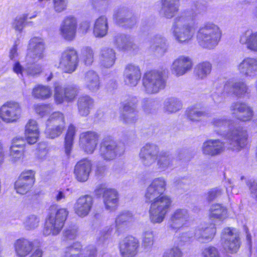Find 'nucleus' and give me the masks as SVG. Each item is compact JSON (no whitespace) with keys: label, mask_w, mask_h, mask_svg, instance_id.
<instances>
[{"label":"nucleus","mask_w":257,"mask_h":257,"mask_svg":"<svg viewBox=\"0 0 257 257\" xmlns=\"http://www.w3.org/2000/svg\"><path fill=\"white\" fill-rule=\"evenodd\" d=\"M166 186L165 178L157 177L151 181L145 191V201L150 203L149 218L153 223L162 222L171 207L172 198L164 194Z\"/></svg>","instance_id":"1"},{"label":"nucleus","mask_w":257,"mask_h":257,"mask_svg":"<svg viewBox=\"0 0 257 257\" xmlns=\"http://www.w3.org/2000/svg\"><path fill=\"white\" fill-rule=\"evenodd\" d=\"M206 10L205 6L196 2L190 9L184 10L174 19L171 31L177 42L187 43L192 39L195 32L192 22L198 14L205 12Z\"/></svg>","instance_id":"2"},{"label":"nucleus","mask_w":257,"mask_h":257,"mask_svg":"<svg viewBox=\"0 0 257 257\" xmlns=\"http://www.w3.org/2000/svg\"><path fill=\"white\" fill-rule=\"evenodd\" d=\"M230 120L225 116H216L213 117L210 123L215 129H218L220 132L218 133L220 135H223V133L227 127L229 128V132L227 135L228 142L232 146L231 148L234 150H239L244 147L247 139V132L242 127H234L230 126Z\"/></svg>","instance_id":"3"},{"label":"nucleus","mask_w":257,"mask_h":257,"mask_svg":"<svg viewBox=\"0 0 257 257\" xmlns=\"http://www.w3.org/2000/svg\"><path fill=\"white\" fill-rule=\"evenodd\" d=\"M221 37V31L219 27L212 23H207L200 27L197 34L199 45L208 49L215 47Z\"/></svg>","instance_id":"4"},{"label":"nucleus","mask_w":257,"mask_h":257,"mask_svg":"<svg viewBox=\"0 0 257 257\" xmlns=\"http://www.w3.org/2000/svg\"><path fill=\"white\" fill-rule=\"evenodd\" d=\"M68 214V211L65 208H60L50 212L46 220L43 234L45 236L58 234L64 226Z\"/></svg>","instance_id":"5"},{"label":"nucleus","mask_w":257,"mask_h":257,"mask_svg":"<svg viewBox=\"0 0 257 257\" xmlns=\"http://www.w3.org/2000/svg\"><path fill=\"white\" fill-rule=\"evenodd\" d=\"M216 233V228L214 224H203L197 226L194 231H189L183 232L176 236L175 241L178 240L182 242L189 241L191 238L194 237L199 241L211 240Z\"/></svg>","instance_id":"6"},{"label":"nucleus","mask_w":257,"mask_h":257,"mask_svg":"<svg viewBox=\"0 0 257 257\" xmlns=\"http://www.w3.org/2000/svg\"><path fill=\"white\" fill-rule=\"evenodd\" d=\"M144 91L148 94H155L163 89L166 81L162 71H150L146 72L143 78Z\"/></svg>","instance_id":"7"},{"label":"nucleus","mask_w":257,"mask_h":257,"mask_svg":"<svg viewBox=\"0 0 257 257\" xmlns=\"http://www.w3.org/2000/svg\"><path fill=\"white\" fill-rule=\"evenodd\" d=\"M124 144L110 137L105 138L100 145L99 155L105 161H111L120 157L124 152Z\"/></svg>","instance_id":"8"},{"label":"nucleus","mask_w":257,"mask_h":257,"mask_svg":"<svg viewBox=\"0 0 257 257\" xmlns=\"http://www.w3.org/2000/svg\"><path fill=\"white\" fill-rule=\"evenodd\" d=\"M133 220V215L128 211H124L118 214L115 218V224L106 226L101 231L100 239L103 240L110 235L115 228V232L119 234L127 228L129 223Z\"/></svg>","instance_id":"9"},{"label":"nucleus","mask_w":257,"mask_h":257,"mask_svg":"<svg viewBox=\"0 0 257 257\" xmlns=\"http://www.w3.org/2000/svg\"><path fill=\"white\" fill-rule=\"evenodd\" d=\"M21 114V106L17 101H7L0 107V118L5 123H14L18 122Z\"/></svg>","instance_id":"10"},{"label":"nucleus","mask_w":257,"mask_h":257,"mask_svg":"<svg viewBox=\"0 0 257 257\" xmlns=\"http://www.w3.org/2000/svg\"><path fill=\"white\" fill-rule=\"evenodd\" d=\"M46 55V45L44 40L39 37H34L29 41L27 47L26 61L36 63L43 59Z\"/></svg>","instance_id":"11"},{"label":"nucleus","mask_w":257,"mask_h":257,"mask_svg":"<svg viewBox=\"0 0 257 257\" xmlns=\"http://www.w3.org/2000/svg\"><path fill=\"white\" fill-rule=\"evenodd\" d=\"M46 134L50 139H54L60 136L65 127L64 116L60 112L52 113L46 122Z\"/></svg>","instance_id":"12"},{"label":"nucleus","mask_w":257,"mask_h":257,"mask_svg":"<svg viewBox=\"0 0 257 257\" xmlns=\"http://www.w3.org/2000/svg\"><path fill=\"white\" fill-rule=\"evenodd\" d=\"M94 194L97 197L102 196L105 208L109 211L116 209L119 202L118 193L116 190L106 188L104 185L100 184L96 186Z\"/></svg>","instance_id":"13"},{"label":"nucleus","mask_w":257,"mask_h":257,"mask_svg":"<svg viewBox=\"0 0 257 257\" xmlns=\"http://www.w3.org/2000/svg\"><path fill=\"white\" fill-rule=\"evenodd\" d=\"M78 65L76 50L73 48H68L62 53L57 67L64 73H72L76 70Z\"/></svg>","instance_id":"14"},{"label":"nucleus","mask_w":257,"mask_h":257,"mask_svg":"<svg viewBox=\"0 0 257 257\" xmlns=\"http://www.w3.org/2000/svg\"><path fill=\"white\" fill-rule=\"evenodd\" d=\"M137 97L127 95L123 97L121 102L122 112L121 115V120L126 124L133 123L138 118Z\"/></svg>","instance_id":"15"},{"label":"nucleus","mask_w":257,"mask_h":257,"mask_svg":"<svg viewBox=\"0 0 257 257\" xmlns=\"http://www.w3.org/2000/svg\"><path fill=\"white\" fill-rule=\"evenodd\" d=\"M221 240L224 249L229 252H236L240 247L239 233L234 228H224L221 233Z\"/></svg>","instance_id":"16"},{"label":"nucleus","mask_w":257,"mask_h":257,"mask_svg":"<svg viewBox=\"0 0 257 257\" xmlns=\"http://www.w3.org/2000/svg\"><path fill=\"white\" fill-rule=\"evenodd\" d=\"M78 92V88L75 85H68L64 87L57 86L55 88V100L57 104H61L65 101H72Z\"/></svg>","instance_id":"17"},{"label":"nucleus","mask_w":257,"mask_h":257,"mask_svg":"<svg viewBox=\"0 0 257 257\" xmlns=\"http://www.w3.org/2000/svg\"><path fill=\"white\" fill-rule=\"evenodd\" d=\"M190 219V214L187 209L178 208L170 215L168 227L171 230H178L185 225Z\"/></svg>","instance_id":"18"},{"label":"nucleus","mask_w":257,"mask_h":257,"mask_svg":"<svg viewBox=\"0 0 257 257\" xmlns=\"http://www.w3.org/2000/svg\"><path fill=\"white\" fill-rule=\"evenodd\" d=\"M159 154V148L156 145L147 143L141 149L139 158L144 166L149 167L155 163Z\"/></svg>","instance_id":"19"},{"label":"nucleus","mask_w":257,"mask_h":257,"mask_svg":"<svg viewBox=\"0 0 257 257\" xmlns=\"http://www.w3.org/2000/svg\"><path fill=\"white\" fill-rule=\"evenodd\" d=\"M77 21L72 16L66 17L62 22L60 28V34L67 41H72L75 37Z\"/></svg>","instance_id":"20"},{"label":"nucleus","mask_w":257,"mask_h":257,"mask_svg":"<svg viewBox=\"0 0 257 257\" xmlns=\"http://www.w3.org/2000/svg\"><path fill=\"white\" fill-rule=\"evenodd\" d=\"M239 73L245 78H253L257 74V58L245 57L237 66Z\"/></svg>","instance_id":"21"},{"label":"nucleus","mask_w":257,"mask_h":257,"mask_svg":"<svg viewBox=\"0 0 257 257\" xmlns=\"http://www.w3.org/2000/svg\"><path fill=\"white\" fill-rule=\"evenodd\" d=\"M140 242L133 236L125 237L120 243L119 250L122 257H134L138 253Z\"/></svg>","instance_id":"22"},{"label":"nucleus","mask_w":257,"mask_h":257,"mask_svg":"<svg viewBox=\"0 0 257 257\" xmlns=\"http://www.w3.org/2000/svg\"><path fill=\"white\" fill-rule=\"evenodd\" d=\"M230 110L232 115L243 121L250 120L253 116L251 108L246 103L240 101L232 103Z\"/></svg>","instance_id":"23"},{"label":"nucleus","mask_w":257,"mask_h":257,"mask_svg":"<svg viewBox=\"0 0 257 257\" xmlns=\"http://www.w3.org/2000/svg\"><path fill=\"white\" fill-rule=\"evenodd\" d=\"M93 204V199L89 195L80 196L74 205L75 213L80 217L87 216L90 213Z\"/></svg>","instance_id":"24"},{"label":"nucleus","mask_w":257,"mask_h":257,"mask_svg":"<svg viewBox=\"0 0 257 257\" xmlns=\"http://www.w3.org/2000/svg\"><path fill=\"white\" fill-rule=\"evenodd\" d=\"M225 150V144L219 139H209L202 146L203 154L209 157H214L221 154Z\"/></svg>","instance_id":"25"},{"label":"nucleus","mask_w":257,"mask_h":257,"mask_svg":"<svg viewBox=\"0 0 257 257\" xmlns=\"http://www.w3.org/2000/svg\"><path fill=\"white\" fill-rule=\"evenodd\" d=\"M113 42L117 48L120 50L136 53L139 49L137 45L134 43L133 38L129 35L116 34L113 37Z\"/></svg>","instance_id":"26"},{"label":"nucleus","mask_w":257,"mask_h":257,"mask_svg":"<svg viewBox=\"0 0 257 257\" xmlns=\"http://www.w3.org/2000/svg\"><path fill=\"white\" fill-rule=\"evenodd\" d=\"M141 78V72L138 66L130 64L126 66L123 72V82L132 87L137 85Z\"/></svg>","instance_id":"27"},{"label":"nucleus","mask_w":257,"mask_h":257,"mask_svg":"<svg viewBox=\"0 0 257 257\" xmlns=\"http://www.w3.org/2000/svg\"><path fill=\"white\" fill-rule=\"evenodd\" d=\"M97 140L98 136L94 132L88 131L80 135V145L87 154L93 153L97 144Z\"/></svg>","instance_id":"28"},{"label":"nucleus","mask_w":257,"mask_h":257,"mask_svg":"<svg viewBox=\"0 0 257 257\" xmlns=\"http://www.w3.org/2000/svg\"><path fill=\"white\" fill-rule=\"evenodd\" d=\"M192 66V59L188 56L182 55L174 61L171 66V70L173 74L180 76L190 71Z\"/></svg>","instance_id":"29"},{"label":"nucleus","mask_w":257,"mask_h":257,"mask_svg":"<svg viewBox=\"0 0 257 257\" xmlns=\"http://www.w3.org/2000/svg\"><path fill=\"white\" fill-rule=\"evenodd\" d=\"M117 24L126 28L133 27L137 22L135 17L132 15L129 10L125 8L118 9L113 15Z\"/></svg>","instance_id":"30"},{"label":"nucleus","mask_w":257,"mask_h":257,"mask_svg":"<svg viewBox=\"0 0 257 257\" xmlns=\"http://www.w3.org/2000/svg\"><path fill=\"white\" fill-rule=\"evenodd\" d=\"M92 164L90 160L83 159L75 165L74 174L77 181L81 182L86 181L91 171Z\"/></svg>","instance_id":"31"},{"label":"nucleus","mask_w":257,"mask_h":257,"mask_svg":"<svg viewBox=\"0 0 257 257\" xmlns=\"http://www.w3.org/2000/svg\"><path fill=\"white\" fill-rule=\"evenodd\" d=\"M239 42L248 50L257 53V31L252 30L245 31L240 34Z\"/></svg>","instance_id":"32"},{"label":"nucleus","mask_w":257,"mask_h":257,"mask_svg":"<svg viewBox=\"0 0 257 257\" xmlns=\"http://www.w3.org/2000/svg\"><path fill=\"white\" fill-rule=\"evenodd\" d=\"M84 87L91 92H97L101 87V81L98 75L93 70L87 71L83 77Z\"/></svg>","instance_id":"33"},{"label":"nucleus","mask_w":257,"mask_h":257,"mask_svg":"<svg viewBox=\"0 0 257 257\" xmlns=\"http://www.w3.org/2000/svg\"><path fill=\"white\" fill-rule=\"evenodd\" d=\"M14 245L16 254L18 257H26L32 252L34 245L33 241L22 238L16 240Z\"/></svg>","instance_id":"34"},{"label":"nucleus","mask_w":257,"mask_h":257,"mask_svg":"<svg viewBox=\"0 0 257 257\" xmlns=\"http://www.w3.org/2000/svg\"><path fill=\"white\" fill-rule=\"evenodd\" d=\"M180 0H162L161 14L167 18H173L179 9Z\"/></svg>","instance_id":"35"},{"label":"nucleus","mask_w":257,"mask_h":257,"mask_svg":"<svg viewBox=\"0 0 257 257\" xmlns=\"http://www.w3.org/2000/svg\"><path fill=\"white\" fill-rule=\"evenodd\" d=\"M25 139L30 144L37 142L39 136L38 124L36 120L30 119L27 123L25 132Z\"/></svg>","instance_id":"36"},{"label":"nucleus","mask_w":257,"mask_h":257,"mask_svg":"<svg viewBox=\"0 0 257 257\" xmlns=\"http://www.w3.org/2000/svg\"><path fill=\"white\" fill-rule=\"evenodd\" d=\"M94 104V100L90 96L85 95L80 96L77 101L79 114L82 116H86L90 113Z\"/></svg>","instance_id":"37"},{"label":"nucleus","mask_w":257,"mask_h":257,"mask_svg":"<svg viewBox=\"0 0 257 257\" xmlns=\"http://www.w3.org/2000/svg\"><path fill=\"white\" fill-rule=\"evenodd\" d=\"M108 22L107 18L102 16L98 18L93 25V34L96 37H103L108 31Z\"/></svg>","instance_id":"38"},{"label":"nucleus","mask_w":257,"mask_h":257,"mask_svg":"<svg viewBox=\"0 0 257 257\" xmlns=\"http://www.w3.org/2000/svg\"><path fill=\"white\" fill-rule=\"evenodd\" d=\"M156 160L157 168L160 171H165L173 166V158L168 152L162 151Z\"/></svg>","instance_id":"39"},{"label":"nucleus","mask_w":257,"mask_h":257,"mask_svg":"<svg viewBox=\"0 0 257 257\" xmlns=\"http://www.w3.org/2000/svg\"><path fill=\"white\" fill-rule=\"evenodd\" d=\"M115 53L112 48L105 47L102 48L100 53V63L104 67L109 68L114 63Z\"/></svg>","instance_id":"40"},{"label":"nucleus","mask_w":257,"mask_h":257,"mask_svg":"<svg viewBox=\"0 0 257 257\" xmlns=\"http://www.w3.org/2000/svg\"><path fill=\"white\" fill-rule=\"evenodd\" d=\"M226 88L230 87L231 92L238 97H242L248 94V87L243 82L231 81L228 82L225 85Z\"/></svg>","instance_id":"41"},{"label":"nucleus","mask_w":257,"mask_h":257,"mask_svg":"<svg viewBox=\"0 0 257 257\" xmlns=\"http://www.w3.org/2000/svg\"><path fill=\"white\" fill-rule=\"evenodd\" d=\"M209 216L212 220L222 221L227 217V209L220 204H214L211 206Z\"/></svg>","instance_id":"42"},{"label":"nucleus","mask_w":257,"mask_h":257,"mask_svg":"<svg viewBox=\"0 0 257 257\" xmlns=\"http://www.w3.org/2000/svg\"><path fill=\"white\" fill-rule=\"evenodd\" d=\"M166 39L161 35L154 36L151 40V50L158 54H163L166 50Z\"/></svg>","instance_id":"43"},{"label":"nucleus","mask_w":257,"mask_h":257,"mask_svg":"<svg viewBox=\"0 0 257 257\" xmlns=\"http://www.w3.org/2000/svg\"><path fill=\"white\" fill-rule=\"evenodd\" d=\"M76 132L75 126L73 124H70L68 126L64 140L65 152L67 156H69L71 154Z\"/></svg>","instance_id":"44"},{"label":"nucleus","mask_w":257,"mask_h":257,"mask_svg":"<svg viewBox=\"0 0 257 257\" xmlns=\"http://www.w3.org/2000/svg\"><path fill=\"white\" fill-rule=\"evenodd\" d=\"M211 64L207 61L198 64L194 68V74L198 79H204L210 73Z\"/></svg>","instance_id":"45"},{"label":"nucleus","mask_w":257,"mask_h":257,"mask_svg":"<svg viewBox=\"0 0 257 257\" xmlns=\"http://www.w3.org/2000/svg\"><path fill=\"white\" fill-rule=\"evenodd\" d=\"M182 103L177 98L170 97L164 101V110L168 113H175L182 108Z\"/></svg>","instance_id":"46"},{"label":"nucleus","mask_w":257,"mask_h":257,"mask_svg":"<svg viewBox=\"0 0 257 257\" xmlns=\"http://www.w3.org/2000/svg\"><path fill=\"white\" fill-rule=\"evenodd\" d=\"M52 91L50 87L47 86L38 85L33 88V96L37 98L45 99L51 96Z\"/></svg>","instance_id":"47"},{"label":"nucleus","mask_w":257,"mask_h":257,"mask_svg":"<svg viewBox=\"0 0 257 257\" xmlns=\"http://www.w3.org/2000/svg\"><path fill=\"white\" fill-rule=\"evenodd\" d=\"M28 19V14H23L17 16L12 23V28L19 33H21L26 25Z\"/></svg>","instance_id":"48"},{"label":"nucleus","mask_w":257,"mask_h":257,"mask_svg":"<svg viewBox=\"0 0 257 257\" xmlns=\"http://www.w3.org/2000/svg\"><path fill=\"white\" fill-rule=\"evenodd\" d=\"M80 59L86 65H90L94 60V51L90 47H84L81 50Z\"/></svg>","instance_id":"49"},{"label":"nucleus","mask_w":257,"mask_h":257,"mask_svg":"<svg viewBox=\"0 0 257 257\" xmlns=\"http://www.w3.org/2000/svg\"><path fill=\"white\" fill-rule=\"evenodd\" d=\"M155 234L154 231L148 229L144 230L142 235V245L145 248H150L154 242Z\"/></svg>","instance_id":"50"},{"label":"nucleus","mask_w":257,"mask_h":257,"mask_svg":"<svg viewBox=\"0 0 257 257\" xmlns=\"http://www.w3.org/2000/svg\"><path fill=\"white\" fill-rule=\"evenodd\" d=\"M81 244L78 242H75L67 246L61 257H79Z\"/></svg>","instance_id":"51"},{"label":"nucleus","mask_w":257,"mask_h":257,"mask_svg":"<svg viewBox=\"0 0 257 257\" xmlns=\"http://www.w3.org/2000/svg\"><path fill=\"white\" fill-rule=\"evenodd\" d=\"M186 114L188 118L190 120L198 121L201 120L202 117L205 116L206 113L196 108L190 107L186 110Z\"/></svg>","instance_id":"52"},{"label":"nucleus","mask_w":257,"mask_h":257,"mask_svg":"<svg viewBox=\"0 0 257 257\" xmlns=\"http://www.w3.org/2000/svg\"><path fill=\"white\" fill-rule=\"evenodd\" d=\"M179 235H177L178 236ZM174 237V243L177 246H174L171 249L166 251L163 254V257H182V252L179 247V246H180L182 244V241H180V240H178L177 242L175 241V237Z\"/></svg>","instance_id":"53"},{"label":"nucleus","mask_w":257,"mask_h":257,"mask_svg":"<svg viewBox=\"0 0 257 257\" xmlns=\"http://www.w3.org/2000/svg\"><path fill=\"white\" fill-rule=\"evenodd\" d=\"M32 186H33L18 178L15 182L14 188L17 193L24 195L30 191Z\"/></svg>","instance_id":"54"},{"label":"nucleus","mask_w":257,"mask_h":257,"mask_svg":"<svg viewBox=\"0 0 257 257\" xmlns=\"http://www.w3.org/2000/svg\"><path fill=\"white\" fill-rule=\"evenodd\" d=\"M35 172L32 170H27L23 171L18 179L33 186L35 181Z\"/></svg>","instance_id":"55"},{"label":"nucleus","mask_w":257,"mask_h":257,"mask_svg":"<svg viewBox=\"0 0 257 257\" xmlns=\"http://www.w3.org/2000/svg\"><path fill=\"white\" fill-rule=\"evenodd\" d=\"M39 222L40 218L37 216L30 215L26 218L24 221V224L27 230H31L37 228L39 225Z\"/></svg>","instance_id":"56"},{"label":"nucleus","mask_w":257,"mask_h":257,"mask_svg":"<svg viewBox=\"0 0 257 257\" xmlns=\"http://www.w3.org/2000/svg\"><path fill=\"white\" fill-rule=\"evenodd\" d=\"M34 109L36 113L40 117H43L49 114L53 110L51 105L44 104H35Z\"/></svg>","instance_id":"57"},{"label":"nucleus","mask_w":257,"mask_h":257,"mask_svg":"<svg viewBox=\"0 0 257 257\" xmlns=\"http://www.w3.org/2000/svg\"><path fill=\"white\" fill-rule=\"evenodd\" d=\"M97 249L94 245H89L82 248L81 247L79 257H97Z\"/></svg>","instance_id":"58"},{"label":"nucleus","mask_w":257,"mask_h":257,"mask_svg":"<svg viewBox=\"0 0 257 257\" xmlns=\"http://www.w3.org/2000/svg\"><path fill=\"white\" fill-rule=\"evenodd\" d=\"M24 156V150L18 149L14 147H10L9 160L12 163L18 162L23 158Z\"/></svg>","instance_id":"59"},{"label":"nucleus","mask_w":257,"mask_h":257,"mask_svg":"<svg viewBox=\"0 0 257 257\" xmlns=\"http://www.w3.org/2000/svg\"><path fill=\"white\" fill-rule=\"evenodd\" d=\"M202 254L203 257H220L218 249L212 246L205 247L203 250Z\"/></svg>","instance_id":"60"},{"label":"nucleus","mask_w":257,"mask_h":257,"mask_svg":"<svg viewBox=\"0 0 257 257\" xmlns=\"http://www.w3.org/2000/svg\"><path fill=\"white\" fill-rule=\"evenodd\" d=\"M223 193V190L219 187L212 188L207 193L206 198L208 201H211L220 196Z\"/></svg>","instance_id":"61"},{"label":"nucleus","mask_w":257,"mask_h":257,"mask_svg":"<svg viewBox=\"0 0 257 257\" xmlns=\"http://www.w3.org/2000/svg\"><path fill=\"white\" fill-rule=\"evenodd\" d=\"M25 71L27 75L35 76L39 75L42 72V68L40 65H35L26 67L25 68Z\"/></svg>","instance_id":"62"},{"label":"nucleus","mask_w":257,"mask_h":257,"mask_svg":"<svg viewBox=\"0 0 257 257\" xmlns=\"http://www.w3.org/2000/svg\"><path fill=\"white\" fill-rule=\"evenodd\" d=\"M53 4L54 10L60 13L66 9L67 0H53Z\"/></svg>","instance_id":"63"},{"label":"nucleus","mask_w":257,"mask_h":257,"mask_svg":"<svg viewBox=\"0 0 257 257\" xmlns=\"http://www.w3.org/2000/svg\"><path fill=\"white\" fill-rule=\"evenodd\" d=\"M25 145V141L22 138H15L13 140L12 145L11 147L18 149L24 150V147Z\"/></svg>","instance_id":"64"}]
</instances>
